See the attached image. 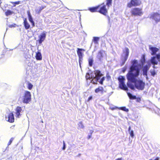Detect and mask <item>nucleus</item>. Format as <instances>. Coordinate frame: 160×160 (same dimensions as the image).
Instances as JSON below:
<instances>
[{
    "mask_svg": "<svg viewBox=\"0 0 160 160\" xmlns=\"http://www.w3.org/2000/svg\"><path fill=\"white\" fill-rule=\"evenodd\" d=\"M132 65L130 68V71L127 75V78L128 82L127 85L132 90H134L135 87L138 89L142 90L144 89L145 83L142 80H137L136 77L139 74L140 68L139 66L141 65L138 64L137 60H134L132 61Z\"/></svg>",
    "mask_w": 160,
    "mask_h": 160,
    "instance_id": "f257e3e1",
    "label": "nucleus"
},
{
    "mask_svg": "<svg viewBox=\"0 0 160 160\" xmlns=\"http://www.w3.org/2000/svg\"><path fill=\"white\" fill-rule=\"evenodd\" d=\"M20 92L24 93V96H23V102L26 104L28 103L31 101V99L30 92L24 90H21Z\"/></svg>",
    "mask_w": 160,
    "mask_h": 160,
    "instance_id": "f03ea898",
    "label": "nucleus"
},
{
    "mask_svg": "<svg viewBox=\"0 0 160 160\" xmlns=\"http://www.w3.org/2000/svg\"><path fill=\"white\" fill-rule=\"evenodd\" d=\"M94 72L95 76L93 78L94 80H92L91 82L93 84H97L98 81L100 79L103 74L102 73L101 71L98 70H95Z\"/></svg>",
    "mask_w": 160,
    "mask_h": 160,
    "instance_id": "7ed1b4c3",
    "label": "nucleus"
},
{
    "mask_svg": "<svg viewBox=\"0 0 160 160\" xmlns=\"http://www.w3.org/2000/svg\"><path fill=\"white\" fill-rule=\"evenodd\" d=\"M130 12L132 16H141L143 13L141 8L136 7L132 9Z\"/></svg>",
    "mask_w": 160,
    "mask_h": 160,
    "instance_id": "20e7f679",
    "label": "nucleus"
},
{
    "mask_svg": "<svg viewBox=\"0 0 160 160\" xmlns=\"http://www.w3.org/2000/svg\"><path fill=\"white\" fill-rule=\"evenodd\" d=\"M122 54L121 56L122 63L121 65H123L127 61L129 54V49L128 48H125L123 50Z\"/></svg>",
    "mask_w": 160,
    "mask_h": 160,
    "instance_id": "39448f33",
    "label": "nucleus"
},
{
    "mask_svg": "<svg viewBox=\"0 0 160 160\" xmlns=\"http://www.w3.org/2000/svg\"><path fill=\"white\" fill-rule=\"evenodd\" d=\"M118 79L119 82V87L120 88L125 91L128 90V88L124 84V81L125 80L124 77L122 76H120Z\"/></svg>",
    "mask_w": 160,
    "mask_h": 160,
    "instance_id": "423d86ee",
    "label": "nucleus"
},
{
    "mask_svg": "<svg viewBox=\"0 0 160 160\" xmlns=\"http://www.w3.org/2000/svg\"><path fill=\"white\" fill-rule=\"evenodd\" d=\"M142 4L141 0H130L127 4V7L128 8H131L133 7L140 6Z\"/></svg>",
    "mask_w": 160,
    "mask_h": 160,
    "instance_id": "0eeeda50",
    "label": "nucleus"
},
{
    "mask_svg": "<svg viewBox=\"0 0 160 160\" xmlns=\"http://www.w3.org/2000/svg\"><path fill=\"white\" fill-rule=\"evenodd\" d=\"M99 6V9H98V12L100 13L105 15L108 13V10L106 8V6L103 3L102 4L98 5Z\"/></svg>",
    "mask_w": 160,
    "mask_h": 160,
    "instance_id": "6e6552de",
    "label": "nucleus"
},
{
    "mask_svg": "<svg viewBox=\"0 0 160 160\" xmlns=\"http://www.w3.org/2000/svg\"><path fill=\"white\" fill-rule=\"evenodd\" d=\"M82 51H85V50L84 49L79 48H77V53L79 58V64L80 65L81 62H82L83 53Z\"/></svg>",
    "mask_w": 160,
    "mask_h": 160,
    "instance_id": "1a4fd4ad",
    "label": "nucleus"
},
{
    "mask_svg": "<svg viewBox=\"0 0 160 160\" xmlns=\"http://www.w3.org/2000/svg\"><path fill=\"white\" fill-rule=\"evenodd\" d=\"M105 54L106 56V54L105 53V51L102 50H100L98 52L97 58L99 60L101 61L104 57Z\"/></svg>",
    "mask_w": 160,
    "mask_h": 160,
    "instance_id": "9d476101",
    "label": "nucleus"
},
{
    "mask_svg": "<svg viewBox=\"0 0 160 160\" xmlns=\"http://www.w3.org/2000/svg\"><path fill=\"white\" fill-rule=\"evenodd\" d=\"M151 66V64L150 63H148V64L143 67L142 68L143 74L144 75L147 76L148 75L147 72Z\"/></svg>",
    "mask_w": 160,
    "mask_h": 160,
    "instance_id": "9b49d317",
    "label": "nucleus"
},
{
    "mask_svg": "<svg viewBox=\"0 0 160 160\" xmlns=\"http://www.w3.org/2000/svg\"><path fill=\"white\" fill-rule=\"evenodd\" d=\"M6 120L10 122H13L14 121V117L13 114L12 113H10L8 116L6 117Z\"/></svg>",
    "mask_w": 160,
    "mask_h": 160,
    "instance_id": "f8f14e48",
    "label": "nucleus"
},
{
    "mask_svg": "<svg viewBox=\"0 0 160 160\" xmlns=\"http://www.w3.org/2000/svg\"><path fill=\"white\" fill-rule=\"evenodd\" d=\"M15 116L17 118H19L21 116L20 113L22 112V110L21 107L18 106L15 109Z\"/></svg>",
    "mask_w": 160,
    "mask_h": 160,
    "instance_id": "ddd939ff",
    "label": "nucleus"
},
{
    "mask_svg": "<svg viewBox=\"0 0 160 160\" xmlns=\"http://www.w3.org/2000/svg\"><path fill=\"white\" fill-rule=\"evenodd\" d=\"M51 3L52 5L55 8H59L60 3L59 0H51Z\"/></svg>",
    "mask_w": 160,
    "mask_h": 160,
    "instance_id": "4468645a",
    "label": "nucleus"
},
{
    "mask_svg": "<svg viewBox=\"0 0 160 160\" xmlns=\"http://www.w3.org/2000/svg\"><path fill=\"white\" fill-rule=\"evenodd\" d=\"M46 37V32H43L39 36V43L41 44L42 42L45 40Z\"/></svg>",
    "mask_w": 160,
    "mask_h": 160,
    "instance_id": "2eb2a0df",
    "label": "nucleus"
},
{
    "mask_svg": "<svg viewBox=\"0 0 160 160\" xmlns=\"http://www.w3.org/2000/svg\"><path fill=\"white\" fill-rule=\"evenodd\" d=\"M28 17V20L29 22L32 24V27H34L35 26V23L33 20V18L29 10H28L27 12Z\"/></svg>",
    "mask_w": 160,
    "mask_h": 160,
    "instance_id": "dca6fc26",
    "label": "nucleus"
},
{
    "mask_svg": "<svg viewBox=\"0 0 160 160\" xmlns=\"http://www.w3.org/2000/svg\"><path fill=\"white\" fill-rule=\"evenodd\" d=\"M95 92L96 93L101 92V94H103L104 92H106V91L104 90V89L102 87L99 86L95 89Z\"/></svg>",
    "mask_w": 160,
    "mask_h": 160,
    "instance_id": "f3484780",
    "label": "nucleus"
},
{
    "mask_svg": "<svg viewBox=\"0 0 160 160\" xmlns=\"http://www.w3.org/2000/svg\"><path fill=\"white\" fill-rule=\"evenodd\" d=\"M99 6H97L96 7L89 8L88 10L90 11L91 12H98V9H99Z\"/></svg>",
    "mask_w": 160,
    "mask_h": 160,
    "instance_id": "a211bd4d",
    "label": "nucleus"
},
{
    "mask_svg": "<svg viewBox=\"0 0 160 160\" xmlns=\"http://www.w3.org/2000/svg\"><path fill=\"white\" fill-rule=\"evenodd\" d=\"M23 24L26 29H28L30 27V25L28 22L26 18H25L23 20Z\"/></svg>",
    "mask_w": 160,
    "mask_h": 160,
    "instance_id": "6ab92c4d",
    "label": "nucleus"
},
{
    "mask_svg": "<svg viewBox=\"0 0 160 160\" xmlns=\"http://www.w3.org/2000/svg\"><path fill=\"white\" fill-rule=\"evenodd\" d=\"M149 49L152 51L151 55H153L156 54V52L158 50V49L156 47H151Z\"/></svg>",
    "mask_w": 160,
    "mask_h": 160,
    "instance_id": "aec40b11",
    "label": "nucleus"
},
{
    "mask_svg": "<svg viewBox=\"0 0 160 160\" xmlns=\"http://www.w3.org/2000/svg\"><path fill=\"white\" fill-rule=\"evenodd\" d=\"M36 58L37 60H41L42 59L41 54L40 52H38L36 53Z\"/></svg>",
    "mask_w": 160,
    "mask_h": 160,
    "instance_id": "412c9836",
    "label": "nucleus"
},
{
    "mask_svg": "<svg viewBox=\"0 0 160 160\" xmlns=\"http://www.w3.org/2000/svg\"><path fill=\"white\" fill-rule=\"evenodd\" d=\"M93 77L94 76H92L91 74H90L89 73H87L85 76L87 80L92 79V80H94V79H93Z\"/></svg>",
    "mask_w": 160,
    "mask_h": 160,
    "instance_id": "4be33fe9",
    "label": "nucleus"
},
{
    "mask_svg": "<svg viewBox=\"0 0 160 160\" xmlns=\"http://www.w3.org/2000/svg\"><path fill=\"white\" fill-rule=\"evenodd\" d=\"M151 62L154 65H157L158 62L156 60V57H153L151 59Z\"/></svg>",
    "mask_w": 160,
    "mask_h": 160,
    "instance_id": "5701e85b",
    "label": "nucleus"
},
{
    "mask_svg": "<svg viewBox=\"0 0 160 160\" xmlns=\"http://www.w3.org/2000/svg\"><path fill=\"white\" fill-rule=\"evenodd\" d=\"M141 62L142 65H143L145 62V55L143 54L142 55L141 58L140 60Z\"/></svg>",
    "mask_w": 160,
    "mask_h": 160,
    "instance_id": "b1692460",
    "label": "nucleus"
},
{
    "mask_svg": "<svg viewBox=\"0 0 160 160\" xmlns=\"http://www.w3.org/2000/svg\"><path fill=\"white\" fill-rule=\"evenodd\" d=\"M99 38L98 37H95L93 38V41L95 44H98V41L99 40Z\"/></svg>",
    "mask_w": 160,
    "mask_h": 160,
    "instance_id": "393cba45",
    "label": "nucleus"
},
{
    "mask_svg": "<svg viewBox=\"0 0 160 160\" xmlns=\"http://www.w3.org/2000/svg\"><path fill=\"white\" fill-rule=\"evenodd\" d=\"M88 61L89 66L90 67L92 66L93 65V61L92 58H89Z\"/></svg>",
    "mask_w": 160,
    "mask_h": 160,
    "instance_id": "a878e982",
    "label": "nucleus"
},
{
    "mask_svg": "<svg viewBox=\"0 0 160 160\" xmlns=\"http://www.w3.org/2000/svg\"><path fill=\"white\" fill-rule=\"evenodd\" d=\"M128 96L131 99H135L136 98V97L135 96H133L130 93H128Z\"/></svg>",
    "mask_w": 160,
    "mask_h": 160,
    "instance_id": "bb28decb",
    "label": "nucleus"
},
{
    "mask_svg": "<svg viewBox=\"0 0 160 160\" xmlns=\"http://www.w3.org/2000/svg\"><path fill=\"white\" fill-rule=\"evenodd\" d=\"M112 0H107L106 5L108 7H109L112 5Z\"/></svg>",
    "mask_w": 160,
    "mask_h": 160,
    "instance_id": "cd10ccee",
    "label": "nucleus"
},
{
    "mask_svg": "<svg viewBox=\"0 0 160 160\" xmlns=\"http://www.w3.org/2000/svg\"><path fill=\"white\" fill-rule=\"evenodd\" d=\"M12 13H13V12L10 10H8L7 11L5 12V15L7 16L11 15Z\"/></svg>",
    "mask_w": 160,
    "mask_h": 160,
    "instance_id": "c85d7f7f",
    "label": "nucleus"
},
{
    "mask_svg": "<svg viewBox=\"0 0 160 160\" xmlns=\"http://www.w3.org/2000/svg\"><path fill=\"white\" fill-rule=\"evenodd\" d=\"M78 125L79 128H84V126L82 121L79 122Z\"/></svg>",
    "mask_w": 160,
    "mask_h": 160,
    "instance_id": "c756f323",
    "label": "nucleus"
},
{
    "mask_svg": "<svg viewBox=\"0 0 160 160\" xmlns=\"http://www.w3.org/2000/svg\"><path fill=\"white\" fill-rule=\"evenodd\" d=\"M33 86V85L30 82H28V88L29 90H31Z\"/></svg>",
    "mask_w": 160,
    "mask_h": 160,
    "instance_id": "7c9ffc66",
    "label": "nucleus"
},
{
    "mask_svg": "<svg viewBox=\"0 0 160 160\" xmlns=\"http://www.w3.org/2000/svg\"><path fill=\"white\" fill-rule=\"evenodd\" d=\"M105 79V77H103L101 78L100 81H99V83L101 85L103 84V82Z\"/></svg>",
    "mask_w": 160,
    "mask_h": 160,
    "instance_id": "2f4dec72",
    "label": "nucleus"
},
{
    "mask_svg": "<svg viewBox=\"0 0 160 160\" xmlns=\"http://www.w3.org/2000/svg\"><path fill=\"white\" fill-rule=\"evenodd\" d=\"M120 109L123 111L128 112V109L127 108L125 107H121L120 108Z\"/></svg>",
    "mask_w": 160,
    "mask_h": 160,
    "instance_id": "473e14b6",
    "label": "nucleus"
},
{
    "mask_svg": "<svg viewBox=\"0 0 160 160\" xmlns=\"http://www.w3.org/2000/svg\"><path fill=\"white\" fill-rule=\"evenodd\" d=\"M43 9V7H40L39 9H37L36 10V12L38 13H39Z\"/></svg>",
    "mask_w": 160,
    "mask_h": 160,
    "instance_id": "72a5a7b5",
    "label": "nucleus"
},
{
    "mask_svg": "<svg viewBox=\"0 0 160 160\" xmlns=\"http://www.w3.org/2000/svg\"><path fill=\"white\" fill-rule=\"evenodd\" d=\"M129 134L130 136L132 138H133L134 137V134L133 133V130H131L129 132Z\"/></svg>",
    "mask_w": 160,
    "mask_h": 160,
    "instance_id": "f704fd0d",
    "label": "nucleus"
},
{
    "mask_svg": "<svg viewBox=\"0 0 160 160\" xmlns=\"http://www.w3.org/2000/svg\"><path fill=\"white\" fill-rule=\"evenodd\" d=\"M106 77L108 79V80H109L111 79V77L109 75V73H108L106 74Z\"/></svg>",
    "mask_w": 160,
    "mask_h": 160,
    "instance_id": "c9c22d12",
    "label": "nucleus"
},
{
    "mask_svg": "<svg viewBox=\"0 0 160 160\" xmlns=\"http://www.w3.org/2000/svg\"><path fill=\"white\" fill-rule=\"evenodd\" d=\"M14 139V138H12L9 140L8 143V145L9 146L10 145L12 142L13 140Z\"/></svg>",
    "mask_w": 160,
    "mask_h": 160,
    "instance_id": "e433bc0d",
    "label": "nucleus"
},
{
    "mask_svg": "<svg viewBox=\"0 0 160 160\" xmlns=\"http://www.w3.org/2000/svg\"><path fill=\"white\" fill-rule=\"evenodd\" d=\"M20 1H18L15 2H11L12 3L14 4L13 6L15 7L16 4H18L20 3Z\"/></svg>",
    "mask_w": 160,
    "mask_h": 160,
    "instance_id": "4c0bfd02",
    "label": "nucleus"
},
{
    "mask_svg": "<svg viewBox=\"0 0 160 160\" xmlns=\"http://www.w3.org/2000/svg\"><path fill=\"white\" fill-rule=\"evenodd\" d=\"M151 75L153 76H154V75L156 74V72H155V70H153L152 71H151Z\"/></svg>",
    "mask_w": 160,
    "mask_h": 160,
    "instance_id": "58836bf2",
    "label": "nucleus"
},
{
    "mask_svg": "<svg viewBox=\"0 0 160 160\" xmlns=\"http://www.w3.org/2000/svg\"><path fill=\"white\" fill-rule=\"evenodd\" d=\"M156 59L157 58V60H158V61H160V56L159 54H157L156 55Z\"/></svg>",
    "mask_w": 160,
    "mask_h": 160,
    "instance_id": "ea45409f",
    "label": "nucleus"
},
{
    "mask_svg": "<svg viewBox=\"0 0 160 160\" xmlns=\"http://www.w3.org/2000/svg\"><path fill=\"white\" fill-rule=\"evenodd\" d=\"M63 146L62 148V149L64 150L65 149L66 146H65V142L64 141H63Z\"/></svg>",
    "mask_w": 160,
    "mask_h": 160,
    "instance_id": "a19ab883",
    "label": "nucleus"
},
{
    "mask_svg": "<svg viewBox=\"0 0 160 160\" xmlns=\"http://www.w3.org/2000/svg\"><path fill=\"white\" fill-rule=\"evenodd\" d=\"M93 131L91 130V135H89L88 136L87 138L88 139H89L91 137V135H92V133H93Z\"/></svg>",
    "mask_w": 160,
    "mask_h": 160,
    "instance_id": "79ce46f5",
    "label": "nucleus"
},
{
    "mask_svg": "<svg viewBox=\"0 0 160 160\" xmlns=\"http://www.w3.org/2000/svg\"><path fill=\"white\" fill-rule=\"evenodd\" d=\"M92 96H90L87 99V102H89L90 100H92Z\"/></svg>",
    "mask_w": 160,
    "mask_h": 160,
    "instance_id": "37998d69",
    "label": "nucleus"
},
{
    "mask_svg": "<svg viewBox=\"0 0 160 160\" xmlns=\"http://www.w3.org/2000/svg\"><path fill=\"white\" fill-rule=\"evenodd\" d=\"M16 25L15 24H14V25H9V27L10 28H12V27H15Z\"/></svg>",
    "mask_w": 160,
    "mask_h": 160,
    "instance_id": "c03bdc74",
    "label": "nucleus"
},
{
    "mask_svg": "<svg viewBox=\"0 0 160 160\" xmlns=\"http://www.w3.org/2000/svg\"><path fill=\"white\" fill-rule=\"evenodd\" d=\"M115 160H123V159L122 158H118L116 159Z\"/></svg>",
    "mask_w": 160,
    "mask_h": 160,
    "instance_id": "a18cd8bd",
    "label": "nucleus"
},
{
    "mask_svg": "<svg viewBox=\"0 0 160 160\" xmlns=\"http://www.w3.org/2000/svg\"><path fill=\"white\" fill-rule=\"evenodd\" d=\"M140 101H141V99H140V98H137V101L138 102H140Z\"/></svg>",
    "mask_w": 160,
    "mask_h": 160,
    "instance_id": "49530a36",
    "label": "nucleus"
},
{
    "mask_svg": "<svg viewBox=\"0 0 160 160\" xmlns=\"http://www.w3.org/2000/svg\"><path fill=\"white\" fill-rule=\"evenodd\" d=\"M1 2H0V7H1V8H2V10H3V11H4V8L3 7H2L1 6Z\"/></svg>",
    "mask_w": 160,
    "mask_h": 160,
    "instance_id": "de8ad7c7",
    "label": "nucleus"
},
{
    "mask_svg": "<svg viewBox=\"0 0 160 160\" xmlns=\"http://www.w3.org/2000/svg\"><path fill=\"white\" fill-rule=\"evenodd\" d=\"M8 5L7 4H5L4 6V8H6V7H7Z\"/></svg>",
    "mask_w": 160,
    "mask_h": 160,
    "instance_id": "09e8293b",
    "label": "nucleus"
},
{
    "mask_svg": "<svg viewBox=\"0 0 160 160\" xmlns=\"http://www.w3.org/2000/svg\"><path fill=\"white\" fill-rule=\"evenodd\" d=\"M131 130V127L129 126L128 128V130L130 132Z\"/></svg>",
    "mask_w": 160,
    "mask_h": 160,
    "instance_id": "8fccbe9b",
    "label": "nucleus"
}]
</instances>
